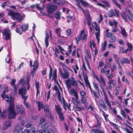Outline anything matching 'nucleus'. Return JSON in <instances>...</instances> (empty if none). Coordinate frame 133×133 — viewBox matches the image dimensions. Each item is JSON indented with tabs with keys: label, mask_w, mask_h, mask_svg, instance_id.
Returning <instances> with one entry per match:
<instances>
[{
	"label": "nucleus",
	"mask_w": 133,
	"mask_h": 133,
	"mask_svg": "<svg viewBox=\"0 0 133 133\" xmlns=\"http://www.w3.org/2000/svg\"><path fill=\"white\" fill-rule=\"evenodd\" d=\"M3 99L6 101L7 103L9 102L8 107V118L10 119L14 118L16 116V111L14 108V99L12 97H9L7 95H1Z\"/></svg>",
	"instance_id": "1"
},
{
	"label": "nucleus",
	"mask_w": 133,
	"mask_h": 133,
	"mask_svg": "<svg viewBox=\"0 0 133 133\" xmlns=\"http://www.w3.org/2000/svg\"><path fill=\"white\" fill-rule=\"evenodd\" d=\"M17 111L21 115L18 119L20 123H18L19 125L17 126V133H22V127L21 125L23 126L24 125V121L23 120V119L25 116V113L24 108L22 105L18 106L17 108Z\"/></svg>",
	"instance_id": "2"
},
{
	"label": "nucleus",
	"mask_w": 133,
	"mask_h": 133,
	"mask_svg": "<svg viewBox=\"0 0 133 133\" xmlns=\"http://www.w3.org/2000/svg\"><path fill=\"white\" fill-rule=\"evenodd\" d=\"M65 83L68 90H69L72 86H75L77 88H78V81L75 79L74 77H72L68 79L65 81Z\"/></svg>",
	"instance_id": "3"
},
{
	"label": "nucleus",
	"mask_w": 133,
	"mask_h": 133,
	"mask_svg": "<svg viewBox=\"0 0 133 133\" xmlns=\"http://www.w3.org/2000/svg\"><path fill=\"white\" fill-rule=\"evenodd\" d=\"M18 94L21 96L24 100L26 101L28 98V96H25L27 93V90L25 87H22L18 90Z\"/></svg>",
	"instance_id": "4"
},
{
	"label": "nucleus",
	"mask_w": 133,
	"mask_h": 133,
	"mask_svg": "<svg viewBox=\"0 0 133 133\" xmlns=\"http://www.w3.org/2000/svg\"><path fill=\"white\" fill-rule=\"evenodd\" d=\"M92 26L95 28V30L97 32L96 33V36L97 40L99 42L100 40V29L98 24L96 22H93L92 24Z\"/></svg>",
	"instance_id": "5"
},
{
	"label": "nucleus",
	"mask_w": 133,
	"mask_h": 133,
	"mask_svg": "<svg viewBox=\"0 0 133 133\" xmlns=\"http://www.w3.org/2000/svg\"><path fill=\"white\" fill-rule=\"evenodd\" d=\"M28 24L23 26L17 24V33L19 34L20 35H21L22 31L25 32L28 30Z\"/></svg>",
	"instance_id": "6"
},
{
	"label": "nucleus",
	"mask_w": 133,
	"mask_h": 133,
	"mask_svg": "<svg viewBox=\"0 0 133 133\" xmlns=\"http://www.w3.org/2000/svg\"><path fill=\"white\" fill-rule=\"evenodd\" d=\"M57 6L54 5H50L47 6V9L48 12L50 13L55 11L57 9Z\"/></svg>",
	"instance_id": "7"
},
{
	"label": "nucleus",
	"mask_w": 133,
	"mask_h": 133,
	"mask_svg": "<svg viewBox=\"0 0 133 133\" xmlns=\"http://www.w3.org/2000/svg\"><path fill=\"white\" fill-rule=\"evenodd\" d=\"M10 32L9 29H5L3 31V35H5V39L9 40L10 38Z\"/></svg>",
	"instance_id": "8"
},
{
	"label": "nucleus",
	"mask_w": 133,
	"mask_h": 133,
	"mask_svg": "<svg viewBox=\"0 0 133 133\" xmlns=\"http://www.w3.org/2000/svg\"><path fill=\"white\" fill-rule=\"evenodd\" d=\"M63 69L64 71V72L61 75L60 77L63 79H68L70 76V74L69 72L65 70L64 68H63Z\"/></svg>",
	"instance_id": "9"
},
{
	"label": "nucleus",
	"mask_w": 133,
	"mask_h": 133,
	"mask_svg": "<svg viewBox=\"0 0 133 133\" xmlns=\"http://www.w3.org/2000/svg\"><path fill=\"white\" fill-rule=\"evenodd\" d=\"M8 15L10 16L12 19L15 20H17V13L14 12L13 10L9 11L8 12Z\"/></svg>",
	"instance_id": "10"
},
{
	"label": "nucleus",
	"mask_w": 133,
	"mask_h": 133,
	"mask_svg": "<svg viewBox=\"0 0 133 133\" xmlns=\"http://www.w3.org/2000/svg\"><path fill=\"white\" fill-rule=\"evenodd\" d=\"M25 15L22 13L17 12V23L20 22L23 20Z\"/></svg>",
	"instance_id": "11"
},
{
	"label": "nucleus",
	"mask_w": 133,
	"mask_h": 133,
	"mask_svg": "<svg viewBox=\"0 0 133 133\" xmlns=\"http://www.w3.org/2000/svg\"><path fill=\"white\" fill-rule=\"evenodd\" d=\"M69 93L70 94L74 96L76 99H78V96L76 91L73 88L71 89L69 91Z\"/></svg>",
	"instance_id": "12"
},
{
	"label": "nucleus",
	"mask_w": 133,
	"mask_h": 133,
	"mask_svg": "<svg viewBox=\"0 0 133 133\" xmlns=\"http://www.w3.org/2000/svg\"><path fill=\"white\" fill-rule=\"evenodd\" d=\"M104 100L106 104L108 106L110 109L112 110V108L111 107V105L110 103L109 102V100L107 96L105 94L104 95Z\"/></svg>",
	"instance_id": "13"
},
{
	"label": "nucleus",
	"mask_w": 133,
	"mask_h": 133,
	"mask_svg": "<svg viewBox=\"0 0 133 133\" xmlns=\"http://www.w3.org/2000/svg\"><path fill=\"white\" fill-rule=\"evenodd\" d=\"M120 63L122 65H124V64H130V61L127 58H124L121 59L120 61Z\"/></svg>",
	"instance_id": "14"
},
{
	"label": "nucleus",
	"mask_w": 133,
	"mask_h": 133,
	"mask_svg": "<svg viewBox=\"0 0 133 133\" xmlns=\"http://www.w3.org/2000/svg\"><path fill=\"white\" fill-rule=\"evenodd\" d=\"M55 110L57 114L62 112V109L60 105H55Z\"/></svg>",
	"instance_id": "15"
},
{
	"label": "nucleus",
	"mask_w": 133,
	"mask_h": 133,
	"mask_svg": "<svg viewBox=\"0 0 133 133\" xmlns=\"http://www.w3.org/2000/svg\"><path fill=\"white\" fill-rule=\"evenodd\" d=\"M126 10L128 14L129 15L128 16L129 18L131 20L133 19V15L131 13V11L128 9H126Z\"/></svg>",
	"instance_id": "16"
},
{
	"label": "nucleus",
	"mask_w": 133,
	"mask_h": 133,
	"mask_svg": "<svg viewBox=\"0 0 133 133\" xmlns=\"http://www.w3.org/2000/svg\"><path fill=\"white\" fill-rule=\"evenodd\" d=\"M84 30H83L81 31L80 34L81 36L82 39L83 40L85 39V40H86L87 35L86 34L84 33Z\"/></svg>",
	"instance_id": "17"
},
{
	"label": "nucleus",
	"mask_w": 133,
	"mask_h": 133,
	"mask_svg": "<svg viewBox=\"0 0 133 133\" xmlns=\"http://www.w3.org/2000/svg\"><path fill=\"white\" fill-rule=\"evenodd\" d=\"M76 2H80V3H81L82 5L84 7H86L88 6L89 5V4L86 2H85L83 0H74Z\"/></svg>",
	"instance_id": "18"
},
{
	"label": "nucleus",
	"mask_w": 133,
	"mask_h": 133,
	"mask_svg": "<svg viewBox=\"0 0 133 133\" xmlns=\"http://www.w3.org/2000/svg\"><path fill=\"white\" fill-rule=\"evenodd\" d=\"M100 82H99L101 84H103V85H106V83L104 78L101 75H100Z\"/></svg>",
	"instance_id": "19"
},
{
	"label": "nucleus",
	"mask_w": 133,
	"mask_h": 133,
	"mask_svg": "<svg viewBox=\"0 0 133 133\" xmlns=\"http://www.w3.org/2000/svg\"><path fill=\"white\" fill-rule=\"evenodd\" d=\"M120 27L121 29V33L124 37H126L127 35L125 28L123 27L120 26Z\"/></svg>",
	"instance_id": "20"
},
{
	"label": "nucleus",
	"mask_w": 133,
	"mask_h": 133,
	"mask_svg": "<svg viewBox=\"0 0 133 133\" xmlns=\"http://www.w3.org/2000/svg\"><path fill=\"white\" fill-rule=\"evenodd\" d=\"M108 16L109 17H111L113 16H115L113 10L111 9L109 10L108 14Z\"/></svg>",
	"instance_id": "21"
},
{
	"label": "nucleus",
	"mask_w": 133,
	"mask_h": 133,
	"mask_svg": "<svg viewBox=\"0 0 133 133\" xmlns=\"http://www.w3.org/2000/svg\"><path fill=\"white\" fill-rule=\"evenodd\" d=\"M46 37L45 39V44L46 47L47 48L49 45L48 39L49 38V36L47 32L46 33Z\"/></svg>",
	"instance_id": "22"
},
{
	"label": "nucleus",
	"mask_w": 133,
	"mask_h": 133,
	"mask_svg": "<svg viewBox=\"0 0 133 133\" xmlns=\"http://www.w3.org/2000/svg\"><path fill=\"white\" fill-rule=\"evenodd\" d=\"M33 69H37L38 67V62L36 60L34 62V64L32 65Z\"/></svg>",
	"instance_id": "23"
},
{
	"label": "nucleus",
	"mask_w": 133,
	"mask_h": 133,
	"mask_svg": "<svg viewBox=\"0 0 133 133\" xmlns=\"http://www.w3.org/2000/svg\"><path fill=\"white\" fill-rule=\"evenodd\" d=\"M62 98L63 100L62 103V106L65 111H66V103H65V100L64 98L63 97Z\"/></svg>",
	"instance_id": "24"
},
{
	"label": "nucleus",
	"mask_w": 133,
	"mask_h": 133,
	"mask_svg": "<svg viewBox=\"0 0 133 133\" xmlns=\"http://www.w3.org/2000/svg\"><path fill=\"white\" fill-rule=\"evenodd\" d=\"M121 15L122 17V19H123L126 22H127V19L126 15L125 13L123 12L121 14Z\"/></svg>",
	"instance_id": "25"
},
{
	"label": "nucleus",
	"mask_w": 133,
	"mask_h": 133,
	"mask_svg": "<svg viewBox=\"0 0 133 133\" xmlns=\"http://www.w3.org/2000/svg\"><path fill=\"white\" fill-rule=\"evenodd\" d=\"M81 10L83 11L87 17L90 16L89 12L87 10H84L83 9H81Z\"/></svg>",
	"instance_id": "26"
},
{
	"label": "nucleus",
	"mask_w": 133,
	"mask_h": 133,
	"mask_svg": "<svg viewBox=\"0 0 133 133\" xmlns=\"http://www.w3.org/2000/svg\"><path fill=\"white\" fill-rule=\"evenodd\" d=\"M26 101L24 100V105L26 107L27 109L30 110H31V106L30 104L28 103L25 102Z\"/></svg>",
	"instance_id": "27"
},
{
	"label": "nucleus",
	"mask_w": 133,
	"mask_h": 133,
	"mask_svg": "<svg viewBox=\"0 0 133 133\" xmlns=\"http://www.w3.org/2000/svg\"><path fill=\"white\" fill-rule=\"evenodd\" d=\"M87 23L88 25H90L91 24V18L90 16L87 17L86 18Z\"/></svg>",
	"instance_id": "28"
},
{
	"label": "nucleus",
	"mask_w": 133,
	"mask_h": 133,
	"mask_svg": "<svg viewBox=\"0 0 133 133\" xmlns=\"http://www.w3.org/2000/svg\"><path fill=\"white\" fill-rule=\"evenodd\" d=\"M59 116V117L61 121H63L64 119V117L62 112L57 114Z\"/></svg>",
	"instance_id": "29"
},
{
	"label": "nucleus",
	"mask_w": 133,
	"mask_h": 133,
	"mask_svg": "<svg viewBox=\"0 0 133 133\" xmlns=\"http://www.w3.org/2000/svg\"><path fill=\"white\" fill-rule=\"evenodd\" d=\"M113 2L115 4V5L120 10H121L120 4L118 3L117 0H112Z\"/></svg>",
	"instance_id": "30"
},
{
	"label": "nucleus",
	"mask_w": 133,
	"mask_h": 133,
	"mask_svg": "<svg viewBox=\"0 0 133 133\" xmlns=\"http://www.w3.org/2000/svg\"><path fill=\"white\" fill-rule=\"evenodd\" d=\"M44 111L45 112H48L50 110L49 108V106L48 105H46L44 106L43 107Z\"/></svg>",
	"instance_id": "31"
},
{
	"label": "nucleus",
	"mask_w": 133,
	"mask_h": 133,
	"mask_svg": "<svg viewBox=\"0 0 133 133\" xmlns=\"http://www.w3.org/2000/svg\"><path fill=\"white\" fill-rule=\"evenodd\" d=\"M69 14L68 16V17L70 19H72L74 15V12L72 11H69Z\"/></svg>",
	"instance_id": "32"
},
{
	"label": "nucleus",
	"mask_w": 133,
	"mask_h": 133,
	"mask_svg": "<svg viewBox=\"0 0 133 133\" xmlns=\"http://www.w3.org/2000/svg\"><path fill=\"white\" fill-rule=\"evenodd\" d=\"M24 80V78H21L20 80L18 81L19 84L22 86H23L25 84Z\"/></svg>",
	"instance_id": "33"
},
{
	"label": "nucleus",
	"mask_w": 133,
	"mask_h": 133,
	"mask_svg": "<svg viewBox=\"0 0 133 133\" xmlns=\"http://www.w3.org/2000/svg\"><path fill=\"white\" fill-rule=\"evenodd\" d=\"M58 95L57 98L58 101L61 103H62V100L61 98V93L60 92H58L57 94Z\"/></svg>",
	"instance_id": "34"
},
{
	"label": "nucleus",
	"mask_w": 133,
	"mask_h": 133,
	"mask_svg": "<svg viewBox=\"0 0 133 133\" xmlns=\"http://www.w3.org/2000/svg\"><path fill=\"white\" fill-rule=\"evenodd\" d=\"M57 78V75L56 71H54L53 72V76L52 79H53L55 81L56 80V79Z\"/></svg>",
	"instance_id": "35"
},
{
	"label": "nucleus",
	"mask_w": 133,
	"mask_h": 133,
	"mask_svg": "<svg viewBox=\"0 0 133 133\" xmlns=\"http://www.w3.org/2000/svg\"><path fill=\"white\" fill-rule=\"evenodd\" d=\"M61 29L60 28L57 29L55 30V32L57 35V37H59L60 36L61 32L60 31Z\"/></svg>",
	"instance_id": "36"
},
{
	"label": "nucleus",
	"mask_w": 133,
	"mask_h": 133,
	"mask_svg": "<svg viewBox=\"0 0 133 133\" xmlns=\"http://www.w3.org/2000/svg\"><path fill=\"white\" fill-rule=\"evenodd\" d=\"M110 38V41L111 42H113L115 41L116 40V37L114 36V34L112 35L111 36Z\"/></svg>",
	"instance_id": "37"
},
{
	"label": "nucleus",
	"mask_w": 133,
	"mask_h": 133,
	"mask_svg": "<svg viewBox=\"0 0 133 133\" xmlns=\"http://www.w3.org/2000/svg\"><path fill=\"white\" fill-rule=\"evenodd\" d=\"M93 84L94 85V87L97 90V92H98V93H99V87L98 85L97 84L94 82H93Z\"/></svg>",
	"instance_id": "38"
},
{
	"label": "nucleus",
	"mask_w": 133,
	"mask_h": 133,
	"mask_svg": "<svg viewBox=\"0 0 133 133\" xmlns=\"http://www.w3.org/2000/svg\"><path fill=\"white\" fill-rule=\"evenodd\" d=\"M121 114L124 118H126V113L124 110H121Z\"/></svg>",
	"instance_id": "39"
},
{
	"label": "nucleus",
	"mask_w": 133,
	"mask_h": 133,
	"mask_svg": "<svg viewBox=\"0 0 133 133\" xmlns=\"http://www.w3.org/2000/svg\"><path fill=\"white\" fill-rule=\"evenodd\" d=\"M50 71L49 73V79H51V76L52 74V68L51 66L50 65Z\"/></svg>",
	"instance_id": "40"
},
{
	"label": "nucleus",
	"mask_w": 133,
	"mask_h": 133,
	"mask_svg": "<svg viewBox=\"0 0 133 133\" xmlns=\"http://www.w3.org/2000/svg\"><path fill=\"white\" fill-rule=\"evenodd\" d=\"M129 98H128L127 99H125V100L124 102L123 103V106L124 107H126L128 103V101L129 100Z\"/></svg>",
	"instance_id": "41"
},
{
	"label": "nucleus",
	"mask_w": 133,
	"mask_h": 133,
	"mask_svg": "<svg viewBox=\"0 0 133 133\" xmlns=\"http://www.w3.org/2000/svg\"><path fill=\"white\" fill-rule=\"evenodd\" d=\"M65 34L67 36H70L71 34V30L70 29H68L65 31Z\"/></svg>",
	"instance_id": "42"
},
{
	"label": "nucleus",
	"mask_w": 133,
	"mask_h": 133,
	"mask_svg": "<svg viewBox=\"0 0 133 133\" xmlns=\"http://www.w3.org/2000/svg\"><path fill=\"white\" fill-rule=\"evenodd\" d=\"M76 109L78 111H80L84 109V108L83 107H79L78 106H77L75 107Z\"/></svg>",
	"instance_id": "43"
},
{
	"label": "nucleus",
	"mask_w": 133,
	"mask_h": 133,
	"mask_svg": "<svg viewBox=\"0 0 133 133\" xmlns=\"http://www.w3.org/2000/svg\"><path fill=\"white\" fill-rule=\"evenodd\" d=\"M127 45L128 46L127 49H128L130 51H131L132 49L131 44L128 42L127 44Z\"/></svg>",
	"instance_id": "44"
},
{
	"label": "nucleus",
	"mask_w": 133,
	"mask_h": 133,
	"mask_svg": "<svg viewBox=\"0 0 133 133\" xmlns=\"http://www.w3.org/2000/svg\"><path fill=\"white\" fill-rule=\"evenodd\" d=\"M6 114L5 112L4 111L1 114V119L3 118L4 119L5 118Z\"/></svg>",
	"instance_id": "45"
},
{
	"label": "nucleus",
	"mask_w": 133,
	"mask_h": 133,
	"mask_svg": "<svg viewBox=\"0 0 133 133\" xmlns=\"http://www.w3.org/2000/svg\"><path fill=\"white\" fill-rule=\"evenodd\" d=\"M80 94L81 95V97H84L86 95V92L84 91H82L80 92Z\"/></svg>",
	"instance_id": "46"
},
{
	"label": "nucleus",
	"mask_w": 133,
	"mask_h": 133,
	"mask_svg": "<svg viewBox=\"0 0 133 133\" xmlns=\"http://www.w3.org/2000/svg\"><path fill=\"white\" fill-rule=\"evenodd\" d=\"M46 119L44 118H41L40 120V122H39V124H43V123L45 122L46 121Z\"/></svg>",
	"instance_id": "47"
},
{
	"label": "nucleus",
	"mask_w": 133,
	"mask_h": 133,
	"mask_svg": "<svg viewBox=\"0 0 133 133\" xmlns=\"http://www.w3.org/2000/svg\"><path fill=\"white\" fill-rule=\"evenodd\" d=\"M115 61L116 63L119 66V67L120 68H121V67L120 66V63L119 62V57L116 58V59H115Z\"/></svg>",
	"instance_id": "48"
},
{
	"label": "nucleus",
	"mask_w": 133,
	"mask_h": 133,
	"mask_svg": "<svg viewBox=\"0 0 133 133\" xmlns=\"http://www.w3.org/2000/svg\"><path fill=\"white\" fill-rule=\"evenodd\" d=\"M81 100L83 104H85L87 102V101L84 97H81Z\"/></svg>",
	"instance_id": "49"
},
{
	"label": "nucleus",
	"mask_w": 133,
	"mask_h": 133,
	"mask_svg": "<svg viewBox=\"0 0 133 133\" xmlns=\"http://www.w3.org/2000/svg\"><path fill=\"white\" fill-rule=\"evenodd\" d=\"M114 73H111L110 75L107 77L108 78V79L110 80L111 78H113L114 77Z\"/></svg>",
	"instance_id": "50"
},
{
	"label": "nucleus",
	"mask_w": 133,
	"mask_h": 133,
	"mask_svg": "<svg viewBox=\"0 0 133 133\" xmlns=\"http://www.w3.org/2000/svg\"><path fill=\"white\" fill-rule=\"evenodd\" d=\"M101 108L103 109L105 111H107V108L106 105L105 104L103 105H101L100 106Z\"/></svg>",
	"instance_id": "51"
},
{
	"label": "nucleus",
	"mask_w": 133,
	"mask_h": 133,
	"mask_svg": "<svg viewBox=\"0 0 133 133\" xmlns=\"http://www.w3.org/2000/svg\"><path fill=\"white\" fill-rule=\"evenodd\" d=\"M36 70V69H33V68L32 70L31 71V75L32 76V77H33L34 76V74Z\"/></svg>",
	"instance_id": "52"
},
{
	"label": "nucleus",
	"mask_w": 133,
	"mask_h": 133,
	"mask_svg": "<svg viewBox=\"0 0 133 133\" xmlns=\"http://www.w3.org/2000/svg\"><path fill=\"white\" fill-rule=\"evenodd\" d=\"M48 117L53 121L54 120L55 117L54 116V115L52 114H50V115Z\"/></svg>",
	"instance_id": "53"
},
{
	"label": "nucleus",
	"mask_w": 133,
	"mask_h": 133,
	"mask_svg": "<svg viewBox=\"0 0 133 133\" xmlns=\"http://www.w3.org/2000/svg\"><path fill=\"white\" fill-rule=\"evenodd\" d=\"M114 11H115V14L116 15L117 17H119V11L118 10L115 9H114Z\"/></svg>",
	"instance_id": "54"
},
{
	"label": "nucleus",
	"mask_w": 133,
	"mask_h": 133,
	"mask_svg": "<svg viewBox=\"0 0 133 133\" xmlns=\"http://www.w3.org/2000/svg\"><path fill=\"white\" fill-rule=\"evenodd\" d=\"M102 2L105 4L109 8L110 6V5L109 3L107 1H103Z\"/></svg>",
	"instance_id": "55"
},
{
	"label": "nucleus",
	"mask_w": 133,
	"mask_h": 133,
	"mask_svg": "<svg viewBox=\"0 0 133 133\" xmlns=\"http://www.w3.org/2000/svg\"><path fill=\"white\" fill-rule=\"evenodd\" d=\"M112 33L109 32L106 34L105 35V36L107 37L110 38L112 35H113Z\"/></svg>",
	"instance_id": "56"
},
{
	"label": "nucleus",
	"mask_w": 133,
	"mask_h": 133,
	"mask_svg": "<svg viewBox=\"0 0 133 133\" xmlns=\"http://www.w3.org/2000/svg\"><path fill=\"white\" fill-rule=\"evenodd\" d=\"M126 74L128 76H130L132 78V80H133V75L132 76L131 75V74L130 72L129 71H127L126 72Z\"/></svg>",
	"instance_id": "57"
},
{
	"label": "nucleus",
	"mask_w": 133,
	"mask_h": 133,
	"mask_svg": "<svg viewBox=\"0 0 133 133\" xmlns=\"http://www.w3.org/2000/svg\"><path fill=\"white\" fill-rule=\"evenodd\" d=\"M77 3V5L78 6V9H79V10L80 11H81V9H83L82 8V7L81 6V5L79 3L80 2H76Z\"/></svg>",
	"instance_id": "58"
},
{
	"label": "nucleus",
	"mask_w": 133,
	"mask_h": 133,
	"mask_svg": "<svg viewBox=\"0 0 133 133\" xmlns=\"http://www.w3.org/2000/svg\"><path fill=\"white\" fill-rule=\"evenodd\" d=\"M11 59L8 55H7V57L5 59V61L8 63H9Z\"/></svg>",
	"instance_id": "59"
},
{
	"label": "nucleus",
	"mask_w": 133,
	"mask_h": 133,
	"mask_svg": "<svg viewBox=\"0 0 133 133\" xmlns=\"http://www.w3.org/2000/svg\"><path fill=\"white\" fill-rule=\"evenodd\" d=\"M104 64V62L101 61L99 62V66L100 68H102L103 67Z\"/></svg>",
	"instance_id": "60"
},
{
	"label": "nucleus",
	"mask_w": 133,
	"mask_h": 133,
	"mask_svg": "<svg viewBox=\"0 0 133 133\" xmlns=\"http://www.w3.org/2000/svg\"><path fill=\"white\" fill-rule=\"evenodd\" d=\"M81 36L80 34L79 36H78L76 38L77 41V44L78 43V41H80L81 40Z\"/></svg>",
	"instance_id": "61"
},
{
	"label": "nucleus",
	"mask_w": 133,
	"mask_h": 133,
	"mask_svg": "<svg viewBox=\"0 0 133 133\" xmlns=\"http://www.w3.org/2000/svg\"><path fill=\"white\" fill-rule=\"evenodd\" d=\"M114 81L115 80L114 79H110L108 82V84L109 85L113 84Z\"/></svg>",
	"instance_id": "62"
},
{
	"label": "nucleus",
	"mask_w": 133,
	"mask_h": 133,
	"mask_svg": "<svg viewBox=\"0 0 133 133\" xmlns=\"http://www.w3.org/2000/svg\"><path fill=\"white\" fill-rule=\"evenodd\" d=\"M54 89L56 91V94H57L58 92H60L59 89L57 86H54Z\"/></svg>",
	"instance_id": "63"
},
{
	"label": "nucleus",
	"mask_w": 133,
	"mask_h": 133,
	"mask_svg": "<svg viewBox=\"0 0 133 133\" xmlns=\"http://www.w3.org/2000/svg\"><path fill=\"white\" fill-rule=\"evenodd\" d=\"M99 129H97L92 130L90 132L91 133H97V131Z\"/></svg>",
	"instance_id": "64"
}]
</instances>
